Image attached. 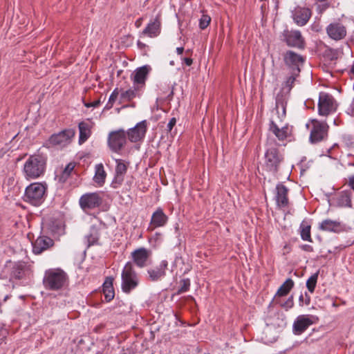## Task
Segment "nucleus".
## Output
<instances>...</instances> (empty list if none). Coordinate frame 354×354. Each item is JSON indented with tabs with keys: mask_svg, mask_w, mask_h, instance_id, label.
Returning <instances> with one entry per match:
<instances>
[{
	"mask_svg": "<svg viewBox=\"0 0 354 354\" xmlns=\"http://www.w3.org/2000/svg\"><path fill=\"white\" fill-rule=\"evenodd\" d=\"M318 228L322 231L339 233L345 231L346 226L339 221L327 218L319 223Z\"/></svg>",
	"mask_w": 354,
	"mask_h": 354,
	"instance_id": "nucleus-23",
	"label": "nucleus"
},
{
	"mask_svg": "<svg viewBox=\"0 0 354 354\" xmlns=\"http://www.w3.org/2000/svg\"><path fill=\"white\" fill-rule=\"evenodd\" d=\"M330 6V3L328 2L324 1V3L318 5L317 10L319 14H322L325 12L329 7Z\"/></svg>",
	"mask_w": 354,
	"mask_h": 354,
	"instance_id": "nucleus-46",
	"label": "nucleus"
},
{
	"mask_svg": "<svg viewBox=\"0 0 354 354\" xmlns=\"http://www.w3.org/2000/svg\"><path fill=\"white\" fill-rule=\"evenodd\" d=\"M75 131L73 129H66L57 133H53L46 140L44 146L47 147H54L69 142L75 136Z\"/></svg>",
	"mask_w": 354,
	"mask_h": 354,
	"instance_id": "nucleus-10",
	"label": "nucleus"
},
{
	"mask_svg": "<svg viewBox=\"0 0 354 354\" xmlns=\"http://www.w3.org/2000/svg\"><path fill=\"white\" fill-rule=\"evenodd\" d=\"M173 95H174V91H173V90H171V92L169 93V94L167 95V98L169 100H170L172 98Z\"/></svg>",
	"mask_w": 354,
	"mask_h": 354,
	"instance_id": "nucleus-63",
	"label": "nucleus"
},
{
	"mask_svg": "<svg viewBox=\"0 0 354 354\" xmlns=\"http://www.w3.org/2000/svg\"><path fill=\"white\" fill-rule=\"evenodd\" d=\"M299 248L301 250H302L303 251L308 252H312L314 250L313 246L308 245V244L300 245Z\"/></svg>",
	"mask_w": 354,
	"mask_h": 354,
	"instance_id": "nucleus-48",
	"label": "nucleus"
},
{
	"mask_svg": "<svg viewBox=\"0 0 354 354\" xmlns=\"http://www.w3.org/2000/svg\"><path fill=\"white\" fill-rule=\"evenodd\" d=\"M333 122H334V124L336 126L341 125L343 123L342 120H338V119H335Z\"/></svg>",
	"mask_w": 354,
	"mask_h": 354,
	"instance_id": "nucleus-61",
	"label": "nucleus"
},
{
	"mask_svg": "<svg viewBox=\"0 0 354 354\" xmlns=\"http://www.w3.org/2000/svg\"><path fill=\"white\" fill-rule=\"evenodd\" d=\"M313 128L310 134V141L311 143H317L324 140L328 136L329 127L324 122H319L316 119L311 120Z\"/></svg>",
	"mask_w": 354,
	"mask_h": 354,
	"instance_id": "nucleus-11",
	"label": "nucleus"
},
{
	"mask_svg": "<svg viewBox=\"0 0 354 354\" xmlns=\"http://www.w3.org/2000/svg\"><path fill=\"white\" fill-rule=\"evenodd\" d=\"M140 19H138V20H137V21H136V26L137 27H138V26H140Z\"/></svg>",
	"mask_w": 354,
	"mask_h": 354,
	"instance_id": "nucleus-64",
	"label": "nucleus"
},
{
	"mask_svg": "<svg viewBox=\"0 0 354 354\" xmlns=\"http://www.w3.org/2000/svg\"><path fill=\"white\" fill-rule=\"evenodd\" d=\"M116 166L115 169V176L111 183V187L114 189L118 188L124 181L129 162H125L122 159L115 160Z\"/></svg>",
	"mask_w": 354,
	"mask_h": 354,
	"instance_id": "nucleus-16",
	"label": "nucleus"
},
{
	"mask_svg": "<svg viewBox=\"0 0 354 354\" xmlns=\"http://www.w3.org/2000/svg\"><path fill=\"white\" fill-rule=\"evenodd\" d=\"M121 281L122 290L126 294L131 293L138 286L139 277L131 261H128L124 266L121 273Z\"/></svg>",
	"mask_w": 354,
	"mask_h": 354,
	"instance_id": "nucleus-4",
	"label": "nucleus"
},
{
	"mask_svg": "<svg viewBox=\"0 0 354 354\" xmlns=\"http://www.w3.org/2000/svg\"><path fill=\"white\" fill-rule=\"evenodd\" d=\"M294 285L295 283L292 279H287L278 289L275 297H284L288 295L290 290L293 288Z\"/></svg>",
	"mask_w": 354,
	"mask_h": 354,
	"instance_id": "nucleus-36",
	"label": "nucleus"
},
{
	"mask_svg": "<svg viewBox=\"0 0 354 354\" xmlns=\"http://www.w3.org/2000/svg\"><path fill=\"white\" fill-rule=\"evenodd\" d=\"M151 70L149 65H145L138 68L131 75L133 85L142 90L145 86V82Z\"/></svg>",
	"mask_w": 354,
	"mask_h": 354,
	"instance_id": "nucleus-17",
	"label": "nucleus"
},
{
	"mask_svg": "<svg viewBox=\"0 0 354 354\" xmlns=\"http://www.w3.org/2000/svg\"><path fill=\"white\" fill-rule=\"evenodd\" d=\"M337 109L335 100L332 95L321 92L319 95L318 113L319 115L327 116Z\"/></svg>",
	"mask_w": 354,
	"mask_h": 354,
	"instance_id": "nucleus-8",
	"label": "nucleus"
},
{
	"mask_svg": "<svg viewBox=\"0 0 354 354\" xmlns=\"http://www.w3.org/2000/svg\"><path fill=\"white\" fill-rule=\"evenodd\" d=\"M311 225L310 224L306 221L304 220L301 223L299 228V232L301 236V238L303 241H308V242H313V239L311 237Z\"/></svg>",
	"mask_w": 354,
	"mask_h": 354,
	"instance_id": "nucleus-32",
	"label": "nucleus"
},
{
	"mask_svg": "<svg viewBox=\"0 0 354 354\" xmlns=\"http://www.w3.org/2000/svg\"><path fill=\"white\" fill-rule=\"evenodd\" d=\"M160 21L157 17L153 21L148 24L147 27L142 32V35H147L150 37L158 36L160 32Z\"/></svg>",
	"mask_w": 354,
	"mask_h": 354,
	"instance_id": "nucleus-28",
	"label": "nucleus"
},
{
	"mask_svg": "<svg viewBox=\"0 0 354 354\" xmlns=\"http://www.w3.org/2000/svg\"><path fill=\"white\" fill-rule=\"evenodd\" d=\"M264 158L266 169L272 174H277L279 171L280 165L284 160L283 155L276 147L268 148L265 152Z\"/></svg>",
	"mask_w": 354,
	"mask_h": 354,
	"instance_id": "nucleus-6",
	"label": "nucleus"
},
{
	"mask_svg": "<svg viewBox=\"0 0 354 354\" xmlns=\"http://www.w3.org/2000/svg\"><path fill=\"white\" fill-rule=\"evenodd\" d=\"M168 221V216L164 213L162 208L158 207L152 214L150 224L153 228L162 227Z\"/></svg>",
	"mask_w": 354,
	"mask_h": 354,
	"instance_id": "nucleus-25",
	"label": "nucleus"
},
{
	"mask_svg": "<svg viewBox=\"0 0 354 354\" xmlns=\"http://www.w3.org/2000/svg\"><path fill=\"white\" fill-rule=\"evenodd\" d=\"M113 104H114V103H113V102H111V101L109 100L108 102L106 103V105H105V106H104V109H105V110H109V109H111L113 107Z\"/></svg>",
	"mask_w": 354,
	"mask_h": 354,
	"instance_id": "nucleus-57",
	"label": "nucleus"
},
{
	"mask_svg": "<svg viewBox=\"0 0 354 354\" xmlns=\"http://www.w3.org/2000/svg\"><path fill=\"white\" fill-rule=\"evenodd\" d=\"M288 192V188L283 183H279L276 185L274 200L279 208H284L289 205Z\"/></svg>",
	"mask_w": 354,
	"mask_h": 354,
	"instance_id": "nucleus-20",
	"label": "nucleus"
},
{
	"mask_svg": "<svg viewBox=\"0 0 354 354\" xmlns=\"http://www.w3.org/2000/svg\"><path fill=\"white\" fill-rule=\"evenodd\" d=\"M320 54L326 61H334L337 59L338 52L337 50L330 48L326 45H324L322 48H319Z\"/></svg>",
	"mask_w": 354,
	"mask_h": 354,
	"instance_id": "nucleus-35",
	"label": "nucleus"
},
{
	"mask_svg": "<svg viewBox=\"0 0 354 354\" xmlns=\"http://www.w3.org/2000/svg\"><path fill=\"white\" fill-rule=\"evenodd\" d=\"M283 250L288 253L291 250V247L289 244H286L283 247Z\"/></svg>",
	"mask_w": 354,
	"mask_h": 354,
	"instance_id": "nucleus-60",
	"label": "nucleus"
},
{
	"mask_svg": "<svg viewBox=\"0 0 354 354\" xmlns=\"http://www.w3.org/2000/svg\"><path fill=\"white\" fill-rule=\"evenodd\" d=\"M168 263L166 260L160 262L159 266L154 268L147 270L149 274L148 280L150 281H156L165 277L166 274V270L167 269Z\"/></svg>",
	"mask_w": 354,
	"mask_h": 354,
	"instance_id": "nucleus-24",
	"label": "nucleus"
},
{
	"mask_svg": "<svg viewBox=\"0 0 354 354\" xmlns=\"http://www.w3.org/2000/svg\"><path fill=\"white\" fill-rule=\"evenodd\" d=\"M311 15V10L305 7L297 6L292 12L294 21L300 26L306 25Z\"/></svg>",
	"mask_w": 354,
	"mask_h": 354,
	"instance_id": "nucleus-21",
	"label": "nucleus"
},
{
	"mask_svg": "<svg viewBox=\"0 0 354 354\" xmlns=\"http://www.w3.org/2000/svg\"><path fill=\"white\" fill-rule=\"evenodd\" d=\"M46 190V183H32L26 187L22 198L32 205L39 206L45 200Z\"/></svg>",
	"mask_w": 354,
	"mask_h": 354,
	"instance_id": "nucleus-3",
	"label": "nucleus"
},
{
	"mask_svg": "<svg viewBox=\"0 0 354 354\" xmlns=\"http://www.w3.org/2000/svg\"><path fill=\"white\" fill-rule=\"evenodd\" d=\"M147 130V122L145 120L138 122L134 127L129 129L126 132V136L131 142H137L145 138Z\"/></svg>",
	"mask_w": 354,
	"mask_h": 354,
	"instance_id": "nucleus-14",
	"label": "nucleus"
},
{
	"mask_svg": "<svg viewBox=\"0 0 354 354\" xmlns=\"http://www.w3.org/2000/svg\"><path fill=\"white\" fill-rule=\"evenodd\" d=\"M127 144L126 131L123 129L111 131L108 137V145L115 153L120 152Z\"/></svg>",
	"mask_w": 354,
	"mask_h": 354,
	"instance_id": "nucleus-9",
	"label": "nucleus"
},
{
	"mask_svg": "<svg viewBox=\"0 0 354 354\" xmlns=\"http://www.w3.org/2000/svg\"><path fill=\"white\" fill-rule=\"evenodd\" d=\"M133 39V37L132 35H126V36H124V37L122 38V42H126V41H129L131 42Z\"/></svg>",
	"mask_w": 354,
	"mask_h": 354,
	"instance_id": "nucleus-53",
	"label": "nucleus"
},
{
	"mask_svg": "<svg viewBox=\"0 0 354 354\" xmlns=\"http://www.w3.org/2000/svg\"><path fill=\"white\" fill-rule=\"evenodd\" d=\"M299 301L300 306H303V304H304V298L302 294L299 296Z\"/></svg>",
	"mask_w": 354,
	"mask_h": 354,
	"instance_id": "nucleus-59",
	"label": "nucleus"
},
{
	"mask_svg": "<svg viewBox=\"0 0 354 354\" xmlns=\"http://www.w3.org/2000/svg\"><path fill=\"white\" fill-rule=\"evenodd\" d=\"M211 21V17L207 15H203L199 20V27L201 29H205Z\"/></svg>",
	"mask_w": 354,
	"mask_h": 354,
	"instance_id": "nucleus-43",
	"label": "nucleus"
},
{
	"mask_svg": "<svg viewBox=\"0 0 354 354\" xmlns=\"http://www.w3.org/2000/svg\"><path fill=\"white\" fill-rule=\"evenodd\" d=\"M269 131H271L279 141H284L290 135L288 125H286L282 128H279V127L272 120L270 122Z\"/></svg>",
	"mask_w": 354,
	"mask_h": 354,
	"instance_id": "nucleus-26",
	"label": "nucleus"
},
{
	"mask_svg": "<svg viewBox=\"0 0 354 354\" xmlns=\"http://www.w3.org/2000/svg\"><path fill=\"white\" fill-rule=\"evenodd\" d=\"M46 167V158L41 154H34L26 161L23 171L26 179H36L44 174Z\"/></svg>",
	"mask_w": 354,
	"mask_h": 354,
	"instance_id": "nucleus-2",
	"label": "nucleus"
},
{
	"mask_svg": "<svg viewBox=\"0 0 354 354\" xmlns=\"http://www.w3.org/2000/svg\"><path fill=\"white\" fill-rule=\"evenodd\" d=\"M180 286L179 287L178 291L172 295V297L175 295H180L183 292H187L189 290L191 282L190 279L188 278L183 279L180 281Z\"/></svg>",
	"mask_w": 354,
	"mask_h": 354,
	"instance_id": "nucleus-40",
	"label": "nucleus"
},
{
	"mask_svg": "<svg viewBox=\"0 0 354 354\" xmlns=\"http://www.w3.org/2000/svg\"><path fill=\"white\" fill-rule=\"evenodd\" d=\"M349 73L354 76V62L350 69Z\"/></svg>",
	"mask_w": 354,
	"mask_h": 354,
	"instance_id": "nucleus-62",
	"label": "nucleus"
},
{
	"mask_svg": "<svg viewBox=\"0 0 354 354\" xmlns=\"http://www.w3.org/2000/svg\"><path fill=\"white\" fill-rule=\"evenodd\" d=\"M283 61L291 74L299 75L305 63L306 57L294 50H288L283 53Z\"/></svg>",
	"mask_w": 354,
	"mask_h": 354,
	"instance_id": "nucleus-7",
	"label": "nucleus"
},
{
	"mask_svg": "<svg viewBox=\"0 0 354 354\" xmlns=\"http://www.w3.org/2000/svg\"><path fill=\"white\" fill-rule=\"evenodd\" d=\"M8 334V330L5 328H1L0 330V344L6 339Z\"/></svg>",
	"mask_w": 354,
	"mask_h": 354,
	"instance_id": "nucleus-50",
	"label": "nucleus"
},
{
	"mask_svg": "<svg viewBox=\"0 0 354 354\" xmlns=\"http://www.w3.org/2000/svg\"><path fill=\"white\" fill-rule=\"evenodd\" d=\"M313 318H314L313 315H299L293 323V333L297 335L302 334L310 326L314 324Z\"/></svg>",
	"mask_w": 354,
	"mask_h": 354,
	"instance_id": "nucleus-19",
	"label": "nucleus"
},
{
	"mask_svg": "<svg viewBox=\"0 0 354 354\" xmlns=\"http://www.w3.org/2000/svg\"><path fill=\"white\" fill-rule=\"evenodd\" d=\"M42 282L46 290L59 291L68 286V277L61 268L48 269L44 272Z\"/></svg>",
	"mask_w": 354,
	"mask_h": 354,
	"instance_id": "nucleus-1",
	"label": "nucleus"
},
{
	"mask_svg": "<svg viewBox=\"0 0 354 354\" xmlns=\"http://www.w3.org/2000/svg\"><path fill=\"white\" fill-rule=\"evenodd\" d=\"M288 95L289 93L286 91V88L282 87L276 96V109L281 107L285 111Z\"/></svg>",
	"mask_w": 354,
	"mask_h": 354,
	"instance_id": "nucleus-37",
	"label": "nucleus"
},
{
	"mask_svg": "<svg viewBox=\"0 0 354 354\" xmlns=\"http://www.w3.org/2000/svg\"><path fill=\"white\" fill-rule=\"evenodd\" d=\"M80 205L83 210L99 207L102 203V198L97 192L86 193L80 198Z\"/></svg>",
	"mask_w": 354,
	"mask_h": 354,
	"instance_id": "nucleus-12",
	"label": "nucleus"
},
{
	"mask_svg": "<svg viewBox=\"0 0 354 354\" xmlns=\"http://www.w3.org/2000/svg\"><path fill=\"white\" fill-rule=\"evenodd\" d=\"M54 241L47 236H39L32 243V252L35 254H40L44 251L54 245Z\"/></svg>",
	"mask_w": 354,
	"mask_h": 354,
	"instance_id": "nucleus-22",
	"label": "nucleus"
},
{
	"mask_svg": "<svg viewBox=\"0 0 354 354\" xmlns=\"http://www.w3.org/2000/svg\"><path fill=\"white\" fill-rule=\"evenodd\" d=\"M86 239L88 246L98 244V240L100 239L99 230L95 227H93L91 230L90 234L86 236Z\"/></svg>",
	"mask_w": 354,
	"mask_h": 354,
	"instance_id": "nucleus-38",
	"label": "nucleus"
},
{
	"mask_svg": "<svg viewBox=\"0 0 354 354\" xmlns=\"http://www.w3.org/2000/svg\"><path fill=\"white\" fill-rule=\"evenodd\" d=\"M137 46L140 50H144L147 47V45L140 40L137 41Z\"/></svg>",
	"mask_w": 354,
	"mask_h": 354,
	"instance_id": "nucleus-55",
	"label": "nucleus"
},
{
	"mask_svg": "<svg viewBox=\"0 0 354 354\" xmlns=\"http://www.w3.org/2000/svg\"><path fill=\"white\" fill-rule=\"evenodd\" d=\"M79 128V144L82 145L85 142L91 135V130L89 124L84 122H80L78 124Z\"/></svg>",
	"mask_w": 354,
	"mask_h": 354,
	"instance_id": "nucleus-31",
	"label": "nucleus"
},
{
	"mask_svg": "<svg viewBox=\"0 0 354 354\" xmlns=\"http://www.w3.org/2000/svg\"><path fill=\"white\" fill-rule=\"evenodd\" d=\"M32 272L31 266L25 261H18L14 263L11 272L10 278L20 280L29 276Z\"/></svg>",
	"mask_w": 354,
	"mask_h": 354,
	"instance_id": "nucleus-18",
	"label": "nucleus"
},
{
	"mask_svg": "<svg viewBox=\"0 0 354 354\" xmlns=\"http://www.w3.org/2000/svg\"><path fill=\"white\" fill-rule=\"evenodd\" d=\"M279 38L281 42L286 44L288 47L304 50L306 46L304 37L298 30L286 28L279 34Z\"/></svg>",
	"mask_w": 354,
	"mask_h": 354,
	"instance_id": "nucleus-5",
	"label": "nucleus"
},
{
	"mask_svg": "<svg viewBox=\"0 0 354 354\" xmlns=\"http://www.w3.org/2000/svg\"><path fill=\"white\" fill-rule=\"evenodd\" d=\"M351 190H344L339 193L337 196V205L341 207H351Z\"/></svg>",
	"mask_w": 354,
	"mask_h": 354,
	"instance_id": "nucleus-30",
	"label": "nucleus"
},
{
	"mask_svg": "<svg viewBox=\"0 0 354 354\" xmlns=\"http://www.w3.org/2000/svg\"><path fill=\"white\" fill-rule=\"evenodd\" d=\"M122 91V89L119 90L118 88H115L113 92L111 93L110 97H109V100L113 103H115V102L116 101V100L118 99V95H119V93L120 92Z\"/></svg>",
	"mask_w": 354,
	"mask_h": 354,
	"instance_id": "nucleus-47",
	"label": "nucleus"
},
{
	"mask_svg": "<svg viewBox=\"0 0 354 354\" xmlns=\"http://www.w3.org/2000/svg\"><path fill=\"white\" fill-rule=\"evenodd\" d=\"M319 274V270L312 274L306 281V288L308 291L313 293L317 283V279Z\"/></svg>",
	"mask_w": 354,
	"mask_h": 354,
	"instance_id": "nucleus-39",
	"label": "nucleus"
},
{
	"mask_svg": "<svg viewBox=\"0 0 354 354\" xmlns=\"http://www.w3.org/2000/svg\"><path fill=\"white\" fill-rule=\"evenodd\" d=\"M310 303V297L308 295L307 292H305L304 304L306 305H309Z\"/></svg>",
	"mask_w": 354,
	"mask_h": 354,
	"instance_id": "nucleus-56",
	"label": "nucleus"
},
{
	"mask_svg": "<svg viewBox=\"0 0 354 354\" xmlns=\"http://www.w3.org/2000/svg\"><path fill=\"white\" fill-rule=\"evenodd\" d=\"M176 122L177 120L175 117H173L169 119L165 128V131L167 136L170 135L171 137H174L176 136V129H174V128L176 126Z\"/></svg>",
	"mask_w": 354,
	"mask_h": 354,
	"instance_id": "nucleus-41",
	"label": "nucleus"
},
{
	"mask_svg": "<svg viewBox=\"0 0 354 354\" xmlns=\"http://www.w3.org/2000/svg\"><path fill=\"white\" fill-rule=\"evenodd\" d=\"M183 62L188 66H190L193 64V59L191 57H185L183 59Z\"/></svg>",
	"mask_w": 354,
	"mask_h": 354,
	"instance_id": "nucleus-52",
	"label": "nucleus"
},
{
	"mask_svg": "<svg viewBox=\"0 0 354 354\" xmlns=\"http://www.w3.org/2000/svg\"><path fill=\"white\" fill-rule=\"evenodd\" d=\"M105 328V324H100L97 326H96L94 329H93V331L95 333H101L102 330Z\"/></svg>",
	"mask_w": 354,
	"mask_h": 354,
	"instance_id": "nucleus-51",
	"label": "nucleus"
},
{
	"mask_svg": "<svg viewBox=\"0 0 354 354\" xmlns=\"http://www.w3.org/2000/svg\"><path fill=\"white\" fill-rule=\"evenodd\" d=\"M101 101L100 100H95L93 102L84 103V106L89 107H97L100 105Z\"/></svg>",
	"mask_w": 354,
	"mask_h": 354,
	"instance_id": "nucleus-49",
	"label": "nucleus"
},
{
	"mask_svg": "<svg viewBox=\"0 0 354 354\" xmlns=\"http://www.w3.org/2000/svg\"><path fill=\"white\" fill-rule=\"evenodd\" d=\"M151 256V251L145 248H139L131 252L133 265L138 268H144L148 265V261Z\"/></svg>",
	"mask_w": 354,
	"mask_h": 354,
	"instance_id": "nucleus-15",
	"label": "nucleus"
},
{
	"mask_svg": "<svg viewBox=\"0 0 354 354\" xmlns=\"http://www.w3.org/2000/svg\"><path fill=\"white\" fill-rule=\"evenodd\" d=\"M141 90L139 87H137L133 85V88H129L127 91H123L122 90L120 91V104L123 102H130L133 98L137 96L140 95Z\"/></svg>",
	"mask_w": 354,
	"mask_h": 354,
	"instance_id": "nucleus-29",
	"label": "nucleus"
},
{
	"mask_svg": "<svg viewBox=\"0 0 354 354\" xmlns=\"http://www.w3.org/2000/svg\"><path fill=\"white\" fill-rule=\"evenodd\" d=\"M348 185L354 191V175L351 176V177H349V178H348Z\"/></svg>",
	"mask_w": 354,
	"mask_h": 354,
	"instance_id": "nucleus-54",
	"label": "nucleus"
},
{
	"mask_svg": "<svg viewBox=\"0 0 354 354\" xmlns=\"http://www.w3.org/2000/svg\"><path fill=\"white\" fill-rule=\"evenodd\" d=\"M342 142L348 147H354V138L350 134H344L342 137Z\"/></svg>",
	"mask_w": 354,
	"mask_h": 354,
	"instance_id": "nucleus-44",
	"label": "nucleus"
},
{
	"mask_svg": "<svg viewBox=\"0 0 354 354\" xmlns=\"http://www.w3.org/2000/svg\"><path fill=\"white\" fill-rule=\"evenodd\" d=\"M75 167V162H69L65 167V168L61 171L60 174H56L55 179H57L59 183H64L70 177L71 172L73 171Z\"/></svg>",
	"mask_w": 354,
	"mask_h": 354,
	"instance_id": "nucleus-33",
	"label": "nucleus"
},
{
	"mask_svg": "<svg viewBox=\"0 0 354 354\" xmlns=\"http://www.w3.org/2000/svg\"><path fill=\"white\" fill-rule=\"evenodd\" d=\"M299 75H294V74H291V75L290 77H288L286 80V81L284 82V84L283 85L282 87H285L286 88V91L288 93H290L292 86H293V84H294V82L295 81V79H296V77L298 76Z\"/></svg>",
	"mask_w": 354,
	"mask_h": 354,
	"instance_id": "nucleus-42",
	"label": "nucleus"
},
{
	"mask_svg": "<svg viewBox=\"0 0 354 354\" xmlns=\"http://www.w3.org/2000/svg\"><path fill=\"white\" fill-rule=\"evenodd\" d=\"M328 36L333 40L339 41L346 36V28L340 21H333L329 24L326 28Z\"/></svg>",
	"mask_w": 354,
	"mask_h": 354,
	"instance_id": "nucleus-13",
	"label": "nucleus"
},
{
	"mask_svg": "<svg viewBox=\"0 0 354 354\" xmlns=\"http://www.w3.org/2000/svg\"><path fill=\"white\" fill-rule=\"evenodd\" d=\"M280 306H281V308H284L286 310H288L292 308L294 306V297H293V295H290L288 298V299L285 302L281 304Z\"/></svg>",
	"mask_w": 354,
	"mask_h": 354,
	"instance_id": "nucleus-45",
	"label": "nucleus"
},
{
	"mask_svg": "<svg viewBox=\"0 0 354 354\" xmlns=\"http://www.w3.org/2000/svg\"><path fill=\"white\" fill-rule=\"evenodd\" d=\"M176 52L178 55H181L184 52V48L183 47H178L176 48Z\"/></svg>",
	"mask_w": 354,
	"mask_h": 354,
	"instance_id": "nucleus-58",
	"label": "nucleus"
},
{
	"mask_svg": "<svg viewBox=\"0 0 354 354\" xmlns=\"http://www.w3.org/2000/svg\"><path fill=\"white\" fill-rule=\"evenodd\" d=\"M113 281V277H106L102 284V292L106 302H110L115 297Z\"/></svg>",
	"mask_w": 354,
	"mask_h": 354,
	"instance_id": "nucleus-27",
	"label": "nucleus"
},
{
	"mask_svg": "<svg viewBox=\"0 0 354 354\" xmlns=\"http://www.w3.org/2000/svg\"><path fill=\"white\" fill-rule=\"evenodd\" d=\"M95 173L93 177V180L99 186L104 185L106 176V174L104 171V166L102 163L95 165Z\"/></svg>",
	"mask_w": 354,
	"mask_h": 354,
	"instance_id": "nucleus-34",
	"label": "nucleus"
}]
</instances>
